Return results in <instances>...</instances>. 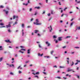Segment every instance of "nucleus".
<instances>
[{
	"label": "nucleus",
	"instance_id": "1",
	"mask_svg": "<svg viewBox=\"0 0 80 80\" xmlns=\"http://www.w3.org/2000/svg\"><path fill=\"white\" fill-rule=\"evenodd\" d=\"M71 71H72V72H75V71H74L73 69H71L70 68H68V70L67 71V72H69Z\"/></svg>",
	"mask_w": 80,
	"mask_h": 80
},
{
	"label": "nucleus",
	"instance_id": "2",
	"mask_svg": "<svg viewBox=\"0 0 80 80\" xmlns=\"http://www.w3.org/2000/svg\"><path fill=\"white\" fill-rule=\"evenodd\" d=\"M12 23V22H9V24L8 25H6V27L7 28H8L11 27V24Z\"/></svg>",
	"mask_w": 80,
	"mask_h": 80
},
{
	"label": "nucleus",
	"instance_id": "3",
	"mask_svg": "<svg viewBox=\"0 0 80 80\" xmlns=\"http://www.w3.org/2000/svg\"><path fill=\"white\" fill-rule=\"evenodd\" d=\"M48 28L49 29V32H52V26H50V27H48Z\"/></svg>",
	"mask_w": 80,
	"mask_h": 80
},
{
	"label": "nucleus",
	"instance_id": "4",
	"mask_svg": "<svg viewBox=\"0 0 80 80\" xmlns=\"http://www.w3.org/2000/svg\"><path fill=\"white\" fill-rule=\"evenodd\" d=\"M45 43L46 45H48V47H50V45H51V44L49 42H48V41H47L45 42Z\"/></svg>",
	"mask_w": 80,
	"mask_h": 80
},
{
	"label": "nucleus",
	"instance_id": "5",
	"mask_svg": "<svg viewBox=\"0 0 80 80\" xmlns=\"http://www.w3.org/2000/svg\"><path fill=\"white\" fill-rule=\"evenodd\" d=\"M6 65H9L10 67H12V66L13 67H15V66H14V65H13V64H12V65H11L9 64L8 63H6Z\"/></svg>",
	"mask_w": 80,
	"mask_h": 80
},
{
	"label": "nucleus",
	"instance_id": "6",
	"mask_svg": "<svg viewBox=\"0 0 80 80\" xmlns=\"http://www.w3.org/2000/svg\"><path fill=\"white\" fill-rule=\"evenodd\" d=\"M62 38H63V37H59L58 38V40L59 41H62Z\"/></svg>",
	"mask_w": 80,
	"mask_h": 80
},
{
	"label": "nucleus",
	"instance_id": "7",
	"mask_svg": "<svg viewBox=\"0 0 80 80\" xmlns=\"http://www.w3.org/2000/svg\"><path fill=\"white\" fill-rule=\"evenodd\" d=\"M40 73L38 72H36V73H34V72H32V74H33L34 75H39Z\"/></svg>",
	"mask_w": 80,
	"mask_h": 80
},
{
	"label": "nucleus",
	"instance_id": "8",
	"mask_svg": "<svg viewBox=\"0 0 80 80\" xmlns=\"http://www.w3.org/2000/svg\"><path fill=\"white\" fill-rule=\"evenodd\" d=\"M33 23H34V24H36L37 25H42V23H35V22H34Z\"/></svg>",
	"mask_w": 80,
	"mask_h": 80
},
{
	"label": "nucleus",
	"instance_id": "9",
	"mask_svg": "<svg viewBox=\"0 0 80 80\" xmlns=\"http://www.w3.org/2000/svg\"><path fill=\"white\" fill-rule=\"evenodd\" d=\"M35 22H36L35 23H38L39 22V20H38V19H37Z\"/></svg>",
	"mask_w": 80,
	"mask_h": 80
},
{
	"label": "nucleus",
	"instance_id": "10",
	"mask_svg": "<svg viewBox=\"0 0 80 80\" xmlns=\"http://www.w3.org/2000/svg\"><path fill=\"white\" fill-rule=\"evenodd\" d=\"M51 14H52V15H53V14H55V12H54L53 10H51Z\"/></svg>",
	"mask_w": 80,
	"mask_h": 80
},
{
	"label": "nucleus",
	"instance_id": "11",
	"mask_svg": "<svg viewBox=\"0 0 80 80\" xmlns=\"http://www.w3.org/2000/svg\"><path fill=\"white\" fill-rule=\"evenodd\" d=\"M3 11H4V12H5V13H6V14L7 15V14H8V11H6L5 9H4V10H3Z\"/></svg>",
	"mask_w": 80,
	"mask_h": 80
},
{
	"label": "nucleus",
	"instance_id": "12",
	"mask_svg": "<svg viewBox=\"0 0 80 80\" xmlns=\"http://www.w3.org/2000/svg\"><path fill=\"white\" fill-rule=\"evenodd\" d=\"M38 47H39V48H42V49H43V47H42V46H41L40 44H38Z\"/></svg>",
	"mask_w": 80,
	"mask_h": 80
},
{
	"label": "nucleus",
	"instance_id": "13",
	"mask_svg": "<svg viewBox=\"0 0 80 80\" xmlns=\"http://www.w3.org/2000/svg\"><path fill=\"white\" fill-rule=\"evenodd\" d=\"M71 37L70 36H67L64 38L65 39H67V38H70Z\"/></svg>",
	"mask_w": 80,
	"mask_h": 80
},
{
	"label": "nucleus",
	"instance_id": "14",
	"mask_svg": "<svg viewBox=\"0 0 80 80\" xmlns=\"http://www.w3.org/2000/svg\"><path fill=\"white\" fill-rule=\"evenodd\" d=\"M24 30L22 29V36H23L24 35Z\"/></svg>",
	"mask_w": 80,
	"mask_h": 80
},
{
	"label": "nucleus",
	"instance_id": "15",
	"mask_svg": "<svg viewBox=\"0 0 80 80\" xmlns=\"http://www.w3.org/2000/svg\"><path fill=\"white\" fill-rule=\"evenodd\" d=\"M6 9L8 10H10V8H9V7L8 6L6 7Z\"/></svg>",
	"mask_w": 80,
	"mask_h": 80
},
{
	"label": "nucleus",
	"instance_id": "16",
	"mask_svg": "<svg viewBox=\"0 0 80 80\" xmlns=\"http://www.w3.org/2000/svg\"><path fill=\"white\" fill-rule=\"evenodd\" d=\"M20 68L21 70H22V68L21 67V66H19L18 68L17 69H19Z\"/></svg>",
	"mask_w": 80,
	"mask_h": 80
},
{
	"label": "nucleus",
	"instance_id": "17",
	"mask_svg": "<svg viewBox=\"0 0 80 80\" xmlns=\"http://www.w3.org/2000/svg\"><path fill=\"white\" fill-rule=\"evenodd\" d=\"M27 51V53H28V54H30V50L28 49V50Z\"/></svg>",
	"mask_w": 80,
	"mask_h": 80
},
{
	"label": "nucleus",
	"instance_id": "18",
	"mask_svg": "<svg viewBox=\"0 0 80 80\" xmlns=\"http://www.w3.org/2000/svg\"><path fill=\"white\" fill-rule=\"evenodd\" d=\"M38 32H39V31H38V30H36L35 31L34 33H38Z\"/></svg>",
	"mask_w": 80,
	"mask_h": 80
},
{
	"label": "nucleus",
	"instance_id": "19",
	"mask_svg": "<svg viewBox=\"0 0 80 80\" xmlns=\"http://www.w3.org/2000/svg\"><path fill=\"white\" fill-rule=\"evenodd\" d=\"M35 8H37V9H38V10H39L40 9V7H35Z\"/></svg>",
	"mask_w": 80,
	"mask_h": 80
},
{
	"label": "nucleus",
	"instance_id": "20",
	"mask_svg": "<svg viewBox=\"0 0 80 80\" xmlns=\"http://www.w3.org/2000/svg\"><path fill=\"white\" fill-rule=\"evenodd\" d=\"M74 23V22H72L71 24H70V27H72V26H73V25Z\"/></svg>",
	"mask_w": 80,
	"mask_h": 80
},
{
	"label": "nucleus",
	"instance_id": "21",
	"mask_svg": "<svg viewBox=\"0 0 80 80\" xmlns=\"http://www.w3.org/2000/svg\"><path fill=\"white\" fill-rule=\"evenodd\" d=\"M25 26V24H24L22 23L21 25V27L22 28H24V27Z\"/></svg>",
	"mask_w": 80,
	"mask_h": 80
},
{
	"label": "nucleus",
	"instance_id": "22",
	"mask_svg": "<svg viewBox=\"0 0 80 80\" xmlns=\"http://www.w3.org/2000/svg\"><path fill=\"white\" fill-rule=\"evenodd\" d=\"M54 52V51L53 50H52V51L50 53L51 55H53V53Z\"/></svg>",
	"mask_w": 80,
	"mask_h": 80
},
{
	"label": "nucleus",
	"instance_id": "23",
	"mask_svg": "<svg viewBox=\"0 0 80 80\" xmlns=\"http://www.w3.org/2000/svg\"><path fill=\"white\" fill-rule=\"evenodd\" d=\"M59 68H65V67L64 66L62 67V66H60Z\"/></svg>",
	"mask_w": 80,
	"mask_h": 80
},
{
	"label": "nucleus",
	"instance_id": "24",
	"mask_svg": "<svg viewBox=\"0 0 80 80\" xmlns=\"http://www.w3.org/2000/svg\"><path fill=\"white\" fill-rule=\"evenodd\" d=\"M18 23V22L17 21H16L15 23H13V25H16Z\"/></svg>",
	"mask_w": 80,
	"mask_h": 80
},
{
	"label": "nucleus",
	"instance_id": "25",
	"mask_svg": "<svg viewBox=\"0 0 80 80\" xmlns=\"http://www.w3.org/2000/svg\"><path fill=\"white\" fill-rule=\"evenodd\" d=\"M10 75H14V74H13V73L12 72H10Z\"/></svg>",
	"mask_w": 80,
	"mask_h": 80
},
{
	"label": "nucleus",
	"instance_id": "26",
	"mask_svg": "<svg viewBox=\"0 0 80 80\" xmlns=\"http://www.w3.org/2000/svg\"><path fill=\"white\" fill-rule=\"evenodd\" d=\"M8 32H12V31H11V30H10V29H8Z\"/></svg>",
	"mask_w": 80,
	"mask_h": 80
},
{
	"label": "nucleus",
	"instance_id": "27",
	"mask_svg": "<svg viewBox=\"0 0 80 80\" xmlns=\"http://www.w3.org/2000/svg\"><path fill=\"white\" fill-rule=\"evenodd\" d=\"M4 8V7L2 5H1L0 6V8Z\"/></svg>",
	"mask_w": 80,
	"mask_h": 80
},
{
	"label": "nucleus",
	"instance_id": "28",
	"mask_svg": "<svg viewBox=\"0 0 80 80\" xmlns=\"http://www.w3.org/2000/svg\"><path fill=\"white\" fill-rule=\"evenodd\" d=\"M23 5H26V6H27V5H28V3H27L26 4H25V3H23Z\"/></svg>",
	"mask_w": 80,
	"mask_h": 80
},
{
	"label": "nucleus",
	"instance_id": "29",
	"mask_svg": "<svg viewBox=\"0 0 80 80\" xmlns=\"http://www.w3.org/2000/svg\"><path fill=\"white\" fill-rule=\"evenodd\" d=\"M2 46H0V50H3V48H2Z\"/></svg>",
	"mask_w": 80,
	"mask_h": 80
},
{
	"label": "nucleus",
	"instance_id": "30",
	"mask_svg": "<svg viewBox=\"0 0 80 80\" xmlns=\"http://www.w3.org/2000/svg\"><path fill=\"white\" fill-rule=\"evenodd\" d=\"M74 64V62H72V64L71 65V67H72V66Z\"/></svg>",
	"mask_w": 80,
	"mask_h": 80
},
{
	"label": "nucleus",
	"instance_id": "31",
	"mask_svg": "<svg viewBox=\"0 0 80 80\" xmlns=\"http://www.w3.org/2000/svg\"><path fill=\"white\" fill-rule=\"evenodd\" d=\"M15 18H17V16L15 15L13 16V19H15Z\"/></svg>",
	"mask_w": 80,
	"mask_h": 80
},
{
	"label": "nucleus",
	"instance_id": "32",
	"mask_svg": "<svg viewBox=\"0 0 80 80\" xmlns=\"http://www.w3.org/2000/svg\"><path fill=\"white\" fill-rule=\"evenodd\" d=\"M56 78H58V79H61L62 78L60 77H56Z\"/></svg>",
	"mask_w": 80,
	"mask_h": 80
},
{
	"label": "nucleus",
	"instance_id": "33",
	"mask_svg": "<svg viewBox=\"0 0 80 80\" xmlns=\"http://www.w3.org/2000/svg\"><path fill=\"white\" fill-rule=\"evenodd\" d=\"M53 38L55 39L57 38V37L55 35L53 36Z\"/></svg>",
	"mask_w": 80,
	"mask_h": 80
},
{
	"label": "nucleus",
	"instance_id": "34",
	"mask_svg": "<svg viewBox=\"0 0 80 80\" xmlns=\"http://www.w3.org/2000/svg\"><path fill=\"white\" fill-rule=\"evenodd\" d=\"M0 25H1V26H3L4 25V24H3L2 23H0Z\"/></svg>",
	"mask_w": 80,
	"mask_h": 80
},
{
	"label": "nucleus",
	"instance_id": "35",
	"mask_svg": "<svg viewBox=\"0 0 80 80\" xmlns=\"http://www.w3.org/2000/svg\"><path fill=\"white\" fill-rule=\"evenodd\" d=\"M2 60H3V58H0V62H2Z\"/></svg>",
	"mask_w": 80,
	"mask_h": 80
},
{
	"label": "nucleus",
	"instance_id": "36",
	"mask_svg": "<svg viewBox=\"0 0 80 80\" xmlns=\"http://www.w3.org/2000/svg\"><path fill=\"white\" fill-rule=\"evenodd\" d=\"M76 62H78V63H80V60L78 61V60H76Z\"/></svg>",
	"mask_w": 80,
	"mask_h": 80
},
{
	"label": "nucleus",
	"instance_id": "37",
	"mask_svg": "<svg viewBox=\"0 0 80 80\" xmlns=\"http://www.w3.org/2000/svg\"><path fill=\"white\" fill-rule=\"evenodd\" d=\"M67 9V8H66L64 9L63 10L64 11H65Z\"/></svg>",
	"mask_w": 80,
	"mask_h": 80
},
{
	"label": "nucleus",
	"instance_id": "38",
	"mask_svg": "<svg viewBox=\"0 0 80 80\" xmlns=\"http://www.w3.org/2000/svg\"><path fill=\"white\" fill-rule=\"evenodd\" d=\"M32 8H30L29 9V11L32 12Z\"/></svg>",
	"mask_w": 80,
	"mask_h": 80
},
{
	"label": "nucleus",
	"instance_id": "39",
	"mask_svg": "<svg viewBox=\"0 0 80 80\" xmlns=\"http://www.w3.org/2000/svg\"><path fill=\"white\" fill-rule=\"evenodd\" d=\"M38 55L39 56V57H40V53H38Z\"/></svg>",
	"mask_w": 80,
	"mask_h": 80
},
{
	"label": "nucleus",
	"instance_id": "40",
	"mask_svg": "<svg viewBox=\"0 0 80 80\" xmlns=\"http://www.w3.org/2000/svg\"><path fill=\"white\" fill-rule=\"evenodd\" d=\"M38 36L39 37H41V35L40 34L38 33Z\"/></svg>",
	"mask_w": 80,
	"mask_h": 80
},
{
	"label": "nucleus",
	"instance_id": "41",
	"mask_svg": "<svg viewBox=\"0 0 80 80\" xmlns=\"http://www.w3.org/2000/svg\"><path fill=\"white\" fill-rule=\"evenodd\" d=\"M74 53H75V52H71V55H73V54H74Z\"/></svg>",
	"mask_w": 80,
	"mask_h": 80
},
{
	"label": "nucleus",
	"instance_id": "42",
	"mask_svg": "<svg viewBox=\"0 0 80 80\" xmlns=\"http://www.w3.org/2000/svg\"><path fill=\"white\" fill-rule=\"evenodd\" d=\"M45 11H44L42 13V15H43V14H45Z\"/></svg>",
	"mask_w": 80,
	"mask_h": 80
},
{
	"label": "nucleus",
	"instance_id": "43",
	"mask_svg": "<svg viewBox=\"0 0 80 80\" xmlns=\"http://www.w3.org/2000/svg\"><path fill=\"white\" fill-rule=\"evenodd\" d=\"M48 0H46V3H48Z\"/></svg>",
	"mask_w": 80,
	"mask_h": 80
},
{
	"label": "nucleus",
	"instance_id": "44",
	"mask_svg": "<svg viewBox=\"0 0 80 80\" xmlns=\"http://www.w3.org/2000/svg\"><path fill=\"white\" fill-rule=\"evenodd\" d=\"M19 52H21L22 53H23L24 52H22V51L20 50L19 51Z\"/></svg>",
	"mask_w": 80,
	"mask_h": 80
},
{
	"label": "nucleus",
	"instance_id": "45",
	"mask_svg": "<svg viewBox=\"0 0 80 80\" xmlns=\"http://www.w3.org/2000/svg\"><path fill=\"white\" fill-rule=\"evenodd\" d=\"M34 77H36V78H38L39 77L38 76H35Z\"/></svg>",
	"mask_w": 80,
	"mask_h": 80
},
{
	"label": "nucleus",
	"instance_id": "46",
	"mask_svg": "<svg viewBox=\"0 0 80 80\" xmlns=\"http://www.w3.org/2000/svg\"><path fill=\"white\" fill-rule=\"evenodd\" d=\"M43 55V53H42V54H40V57H42Z\"/></svg>",
	"mask_w": 80,
	"mask_h": 80
},
{
	"label": "nucleus",
	"instance_id": "47",
	"mask_svg": "<svg viewBox=\"0 0 80 80\" xmlns=\"http://www.w3.org/2000/svg\"><path fill=\"white\" fill-rule=\"evenodd\" d=\"M62 48H66V46H63L62 47Z\"/></svg>",
	"mask_w": 80,
	"mask_h": 80
},
{
	"label": "nucleus",
	"instance_id": "48",
	"mask_svg": "<svg viewBox=\"0 0 80 80\" xmlns=\"http://www.w3.org/2000/svg\"><path fill=\"white\" fill-rule=\"evenodd\" d=\"M8 42L11 43V41H10L9 40H8Z\"/></svg>",
	"mask_w": 80,
	"mask_h": 80
},
{
	"label": "nucleus",
	"instance_id": "49",
	"mask_svg": "<svg viewBox=\"0 0 80 80\" xmlns=\"http://www.w3.org/2000/svg\"><path fill=\"white\" fill-rule=\"evenodd\" d=\"M43 73V74H44V75H47V73L45 72H42Z\"/></svg>",
	"mask_w": 80,
	"mask_h": 80
},
{
	"label": "nucleus",
	"instance_id": "50",
	"mask_svg": "<svg viewBox=\"0 0 80 80\" xmlns=\"http://www.w3.org/2000/svg\"><path fill=\"white\" fill-rule=\"evenodd\" d=\"M44 57L45 58H49V56H44Z\"/></svg>",
	"mask_w": 80,
	"mask_h": 80
},
{
	"label": "nucleus",
	"instance_id": "51",
	"mask_svg": "<svg viewBox=\"0 0 80 80\" xmlns=\"http://www.w3.org/2000/svg\"><path fill=\"white\" fill-rule=\"evenodd\" d=\"M5 28V26H2V27H0V28Z\"/></svg>",
	"mask_w": 80,
	"mask_h": 80
},
{
	"label": "nucleus",
	"instance_id": "52",
	"mask_svg": "<svg viewBox=\"0 0 80 80\" xmlns=\"http://www.w3.org/2000/svg\"><path fill=\"white\" fill-rule=\"evenodd\" d=\"M55 42L56 43H58V41L57 40H56L55 41Z\"/></svg>",
	"mask_w": 80,
	"mask_h": 80
},
{
	"label": "nucleus",
	"instance_id": "53",
	"mask_svg": "<svg viewBox=\"0 0 80 80\" xmlns=\"http://www.w3.org/2000/svg\"><path fill=\"white\" fill-rule=\"evenodd\" d=\"M77 3H80V1H78V2H77Z\"/></svg>",
	"mask_w": 80,
	"mask_h": 80
},
{
	"label": "nucleus",
	"instance_id": "54",
	"mask_svg": "<svg viewBox=\"0 0 80 80\" xmlns=\"http://www.w3.org/2000/svg\"><path fill=\"white\" fill-rule=\"evenodd\" d=\"M19 73H22V71H19Z\"/></svg>",
	"mask_w": 80,
	"mask_h": 80
},
{
	"label": "nucleus",
	"instance_id": "55",
	"mask_svg": "<svg viewBox=\"0 0 80 80\" xmlns=\"http://www.w3.org/2000/svg\"><path fill=\"white\" fill-rule=\"evenodd\" d=\"M50 15H51V14H50V13H48V16H50Z\"/></svg>",
	"mask_w": 80,
	"mask_h": 80
},
{
	"label": "nucleus",
	"instance_id": "56",
	"mask_svg": "<svg viewBox=\"0 0 80 80\" xmlns=\"http://www.w3.org/2000/svg\"><path fill=\"white\" fill-rule=\"evenodd\" d=\"M78 64V62H76L75 63V65H77V64Z\"/></svg>",
	"mask_w": 80,
	"mask_h": 80
},
{
	"label": "nucleus",
	"instance_id": "57",
	"mask_svg": "<svg viewBox=\"0 0 80 80\" xmlns=\"http://www.w3.org/2000/svg\"><path fill=\"white\" fill-rule=\"evenodd\" d=\"M78 64V62H76L75 63V65H77V64Z\"/></svg>",
	"mask_w": 80,
	"mask_h": 80
},
{
	"label": "nucleus",
	"instance_id": "58",
	"mask_svg": "<svg viewBox=\"0 0 80 80\" xmlns=\"http://www.w3.org/2000/svg\"><path fill=\"white\" fill-rule=\"evenodd\" d=\"M63 78L64 79V80H66V79H67V78H65V77H63Z\"/></svg>",
	"mask_w": 80,
	"mask_h": 80
},
{
	"label": "nucleus",
	"instance_id": "59",
	"mask_svg": "<svg viewBox=\"0 0 80 80\" xmlns=\"http://www.w3.org/2000/svg\"><path fill=\"white\" fill-rule=\"evenodd\" d=\"M28 62H29V61H26V62H25V63H28Z\"/></svg>",
	"mask_w": 80,
	"mask_h": 80
},
{
	"label": "nucleus",
	"instance_id": "60",
	"mask_svg": "<svg viewBox=\"0 0 80 80\" xmlns=\"http://www.w3.org/2000/svg\"><path fill=\"white\" fill-rule=\"evenodd\" d=\"M75 48H79V47H74Z\"/></svg>",
	"mask_w": 80,
	"mask_h": 80
},
{
	"label": "nucleus",
	"instance_id": "61",
	"mask_svg": "<svg viewBox=\"0 0 80 80\" xmlns=\"http://www.w3.org/2000/svg\"><path fill=\"white\" fill-rule=\"evenodd\" d=\"M77 70H79V68L78 67H77Z\"/></svg>",
	"mask_w": 80,
	"mask_h": 80
},
{
	"label": "nucleus",
	"instance_id": "62",
	"mask_svg": "<svg viewBox=\"0 0 80 80\" xmlns=\"http://www.w3.org/2000/svg\"><path fill=\"white\" fill-rule=\"evenodd\" d=\"M21 50H24V51H25V49H21Z\"/></svg>",
	"mask_w": 80,
	"mask_h": 80
},
{
	"label": "nucleus",
	"instance_id": "63",
	"mask_svg": "<svg viewBox=\"0 0 80 80\" xmlns=\"http://www.w3.org/2000/svg\"><path fill=\"white\" fill-rule=\"evenodd\" d=\"M67 62L68 64H69V61L68 60V61H67Z\"/></svg>",
	"mask_w": 80,
	"mask_h": 80
},
{
	"label": "nucleus",
	"instance_id": "64",
	"mask_svg": "<svg viewBox=\"0 0 80 80\" xmlns=\"http://www.w3.org/2000/svg\"><path fill=\"white\" fill-rule=\"evenodd\" d=\"M78 28V30H80V27H79Z\"/></svg>",
	"mask_w": 80,
	"mask_h": 80
}]
</instances>
